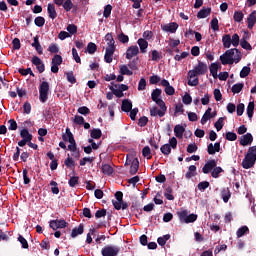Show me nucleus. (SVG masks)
<instances>
[{"mask_svg": "<svg viewBox=\"0 0 256 256\" xmlns=\"http://www.w3.org/2000/svg\"><path fill=\"white\" fill-rule=\"evenodd\" d=\"M208 71L207 64L198 61V65L190 70L187 74L189 87H197L199 85V75H205Z\"/></svg>", "mask_w": 256, "mask_h": 256, "instance_id": "f257e3e1", "label": "nucleus"}, {"mask_svg": "<svg viewBox=\"0 0 256 256\" xmlns=\"http://www.w3.org/2000/svg\"><path fill=\"white\" fill-rule=\"evenodd\" d=\"M242 57L243 55L241 54V51H239V49L232 48L226 50L225 53L220 56V61L222 65H233V63H239Z\"/></svg>", "mask_w": 256, "mask_h": 256, "instance_id": "f03ea898", "label": "nucleus"}, {"mask_svg": "<svg viewBox=\"0 0 256 256\" xmlns=\"http://www.w3.org/2000/svg\"><path fill=\"white\" fill-rule=\"evenodd\" d=\"M256 163V146H252L248 149L244 159L242 160L243 169H253Z\"/></svg>", "mask_w": 256, "mask_h": 256, "instance_id": "7ed1b4c3", "label": "nucleus"}, {"mask_svg": "<svg viewBox=\"0 0 256 256\" xmlns=\"http://www.w3.org/2000/svg\"><path fill=\"white\" fill-rule=\"evenodd\" d=\"M125 165H130V175H137V172L139 171V158L132 154H127Z\"/></svg>", "mask_w": 256, "mask_h": 256, "instance_id": "20e7f679", "label": "nucleus"}, {"mask_svg": "<svg viewBox=\"0 0 256 256\" xmlns=\"http://www.w3.org/2000/svg\"><path fill=\"white\" fill-rule=\"evenodd\" d=\"M49 82L43 81L39 86V99L41 103H47L49 99Z\"/></svg>", "mask_w": 256, "mask_h": 256, "instance_id": "39448f33", "label": "nucleus"}, {"mask_svg": "<svg viewBox=\"0 0 256 256\" xmlns=\"http://www.w3.org/2000/svg\"><path fill=\"white\" fill-rule=\"evenodd\" d=\"M160 107V110L159 108ZM157 106H154L150 108V115L151 117H165V114L167 113V105L166 104H158Z\"/></svg>", "mask_w": 256, "mask_h": 256, "instance_id": "423d86ee", "label": "nucleus"}, {"mask_svg": "<svg viewBox=\"0 0 256 256\" xmlns=\"http://www.w3.org/2000/svg\"><path fill=\"white\" fill-rule=\"evenodd\" d=\"M119 251H121V249L118 246L107 245L102 248L101 253L102 256H117L119 255Z\"/></svg>", "mask_w": 256, "mask_h": 256, "instance_id": "0eeeda50", "label": "nucleus"}, {"mask_svg": "<svg viewBox=\"0 0 256 256\" xmlns=\"http://www.w3.org/2000/svg\"><path fill=\"white\" fill-rule=\"evenodd\" d=\"M161 93H163V91L159 88L154 89L151 93V99L154 101V103H156V105L165 104V101L161 99Z\"/></svg>", "mask_w": 256, "mask_h": 256, "instance_id": "6e6552de", "label": "nucleus"}, {"mask_svg": "<svg viewBox=\"0 0 256 256\" xmlns=\"http://www.w3.org/2000/svg\"><path fill=\"white\" fill-rule=\"evenodd\" d=\"M161 29L165 33H177V29H179V24H177V22H170L168 24L161 25Z\"/></svg>", "mask_w": 256, "mask_h": 256, "instance_id": "1a4fd4ad", "label": "nucleus"}, {"mask_svg": "<svg viewBox=\"0 0 256 256\" xmlns=\"http://www.w3.org/2000/svg\"><path fill=\"white\" fill-rule=\"evenodd\" d=\"M32 65H35L38 73H43L45 71V64L43 63V60L39 58L38 56L32 57Z\"/></svg>", "mask_w": 256, "mask_h": 256, "instance_id": "9d476101", "label": "nucleus"}, {"mask_svg": "<svg viewBox=\"0 0 256 256\" xmlns=\"http://www.w3.org/2000/svg\"><path fill=\"white\" fill-rule=\"evenodd\" d=\"M68 151L72 152V157H74V159H80L81 157V151L79 150V148H77V142H70V144L68 145Z\"/></svg>", "mask_w": 256, "mask_h": 256, "instance_id": "9b49d317", "label": "nucleus"}, {"mask_svg": "<svg viewBox=\"0 0 256 256\" xmlns=\"http://www.w3.org/2000/svg\"><path fill=\"white\" fill-rule=\"evenodd\" d=\"M115 200H112V204L114 205V208L116 211H121V203H123V192L117 191L115 193Z\"/></svg>", "mask_w": 256, "mask_h": 256, "instance_id": "f8f14e48", "label": "nucleus"}, {"mask_svg": "<svg viewBox=\"0 0 256 256\" xmlns=\"http://www.w3.org/2000/svg\"><path fill=\"white\" fill-rule=\"evenodd\" d=\"M253 143V135L251 133H246L240 137L239 144L242 147H247V145H251Z\"/></svg>", "mask_w": 256, "mask_h": 256, "instance_id": "ddd939ff", "label": "nucleus"}, {"mask_svg": "<svg viewBox=\"0 0 256 256\" xmlns=\"http://www.w3.org/2000/svg\"><path fill=\"white\" fill-rule=\"evenodd\" d=\"M214 167H217V160H209L202 168V172L204 175H208V173H211L213 171Z\"/></svg>", "mask_w": 256, "mask_h": 256, "instance_id": "4468645a", "label": "nucleus"}, {"mask_svg": "<svg viewBox=\"0 0 256 256\" xmlns=\"http://www.w3.org/2000/svg\"><path fill=\"white\" fill-rule=\"evenodd\" d=\"M139 55V46L134 45L128 47L126 51V59L131 60L132 57H137Z\"/></svg>", "mask_w": 256, "mask_h": 256, "instance_id": "2eb2a0df", "label": "nucleus"}, {"mask_svg": "<svg viewBox=\"0 0 256 256\" xmlns=\"http://www.w3.org/2000/svg\"><path fill=\"white\" fill-rule=\"evenodd\" d=\"M162 87H165V93L166 95H175V88L171 86L169 83V80L163 79L161 81Z\"/></svg>", "mask_w": 256, "mask_h": 256, "instance_id": "dca6fc26", "label": "nucleus"}, {"mask_svg": "<svg viewBox=\"0 0 256 256\" xmlns=\"http://www.w3.org/2000/svg\"><path fill=\"white\" fill-rule=\"evenodd\" d=\"M209 155H215V153H219L221 151V142H216L214 145L210 143L207 148Z\"/></svg>", "mask_w": 256, "mask_h": 256, "instance_id": "f3484780", "label": "nucleus"}, {"mask_svg": "<svg viewBox=\"0 0 256 256\" xmlns=\"http://www.w3.org/2000/svg\"><path fill=\"white\" fill-rule=\"evenodd\" d=\"M220 197L225 203H229L231 199V190L229 188H222L220 192Z\"/></svg>", "mask_w": 256, "mask_h": 256, "instance_id": "a211bd4d", "label": "nucleus"}, {"mask_svg": "<svg viewBox=\"0 0 256 256\" xmlns=\"http://www.w3.org/2000/svg\"><path fill=\"white\" fill-rule=\"evenodd\" d=\"M113 55H115V48H106L104 60L106 63H113Z\"/></svg>", "mask_w": 256, "mask_h": 256, "instance_id": "6ab92c4d", "label": "nucleus"}, {"mask_svg": "<svg viewBox=\"0 0 256 256\" xmlns=\"http://www.w3.org/2000/svg\"><path fill=\"white\" fill-rule=\"evenodd\" d=\"M33 39L34 42L31 44V46L36 49L38 55H43V46H41V43L39 42V35H36Z\"/></svg>", "mask_w": 256, "mask_h": 256, "instance_id": "aec40b11", "label": "nucleus"}, {"mask_svg": "<svg viewBox=\"0 0 256 256\" xmlns=\"http://www.w3.org/2000/svg\"><path fill=\"white\" fill-rule=\"evenodd\" d=\"M133 109V102L129 99H124L122 101L121 110L124 111V113H129Z\"/></svg>", "mask_w": 256, "mask_h": 256, "instance_id": "412c9836", "label": "nucleus"}, {"mask_svg": "<svg viewBox=\"0 0 256 256\" xmlns=\"http://www.w3.org/2000/svg\"><path fill=\"white\" fill-rule=\"evenodd\" d=\"M62 139L65 143H73L75 142V137L73 136V133L71 132V129L66 128V134L62 135Z\"/></svg>", "mask_w": 256, "mask_h": 256, "instance_id": "4be33fe9", "label": "nucleus"}, {"mask_svg": "<svg viewBox=\"0 0 256 256\" xmlns=\"http://www.w3.org/2000/svg\"><path fill=\"white\" fill-rule=\"evenodd\" d=\"M137 44L140 47V53H142V54L147 53V47H149V42H147L143 38H140L137 40Z\"/></svg>", "mask_w": 256, "mask_h": 256, "instance_id": "5701e85b", "label": "nucleus"}, {"mask_svg": "<svg viewBox=\"0 0 256 256\" xmlns=\"http://www.w3.org/2000/svg\"><path fill=\"white\" fill-rule=\"evenodd\" d=\"M240 45L242 49H245L246 51H253V47L249 42H247V33L241 38Z\"/></svg>", "mask_w": 256, "mask_h": 256, "instance_id": "b1692460", "label": "nucleus"}, {"mask_svg": "<svg viewBox=\"0 0 256 256\" xmlns=\"http://www.w3.org/2000/svg\"><path fill=\"white\" fill-rule=\"evenodd\" d=\"M247 23H248V29H253V27H255V23H256V11H252L248 18H247Z\"/></svg>", "mask_w": 256, "mask_h": 256, "instance_id": "393cba45", "label": "nucleus"}, {"mask_svg": "<svg viewBox=\"0 0 256 256\" xmlns=\"http://www.w3.org/2000/svg\"><path fill=\"white\" fill-rule=\"evenodd\" d=\"M20 137L30 143V141H33V134L29 133V130L27 128H24L20 131Z\"/></svg>", "mask_w": 256, "mask_h": 256, "instance_id": "a878e982", "label": "nucleus"}, {"mask_svg": "<svg viewBox=\"0 0 256 256\" xmlns=\"http://www.w3.org/2000/svg\"><path fill=\"white\" fill-rule=\"evenodd\" d=\"M211 15V8H205L203 7L198 13L197 18L198 19H206V17H209Z\"/></svg>", "mask_w": 256, "mask_h": 256, "instance_id": "bb28decb", "label": "nucleus"}, {"mask_svg": "<svg viewBox=\"0 0 256 256\" xmlns=\"http://www.w3.org/2000/svg\"><path fill=\"white\" fill-rule=\"evenodd\" d=\"M105 41L107 42V48L110 49H116L115 48V39H113V34L112 33H107L105 35Z\"/></svg>", "mask_w": 256, "mask_h": 256, "instance_id": "cd10ccee", "label": "nucleus"}, {"mask_svg": "<svg viewBox=\"0 0 256 256\" xmlns=\"http://www.w3.org/2000/svg\"><path fill=\"white\" fill-rule=\"evenodd\" d=\"M174 133H175V137H177L178 139H183V133H185V127L179 124L176 125L174 127Z\"/></svg>", "mask_w": 256, "mask_h": 256, "instance_id": "c85d7f7f", "label": "nucleus"}, {"mask_svg": "<svg viewBox=\"0 0 256 256\" xmlns=\"http://www.w3.org/2000/svg\"><path fill=\"white\" fill-rule=\"evenodd\" d=\"M101 171L104 175H108V177L114 173L113 167L109 164H102Z\"/></svg>", "mask_w": 256, "mask_h": 256, "instance_id": "c756f323", "label": "nucleus"}, {"mask_svg": "<svg viewBox=\"0 0 256 256\" xmlns=\"http://www.w3.org/2000/svg\"><path fill=\"white\" fill-rule=\"evenodd\" d=\"M84 226L83 224H79L78 227H75L71 232L72 239H75L78 235H83Z\"/></svg>", "mask_w": 256, "mask_h": 256, "instance_id": "7c9ffc66", "label": "nucleus"}, {"mask_svg": "<svg viewBox=\"0 0 256 256\" xmlns=\"http://www.w3.org/2000/svg\"><path fill=\"white\" fill-rule=\"evenodd\" d=\"M222 43H223V47L225 49H229L231 47L232 44V40H231V35L230 34H225L222 37Z\"/></svg>", "mask_w": 256, "mask_h": 256, "instance_id": "2f4dec72", "label": "nucleus"}, {"mask_svg": "<svg viewBox=\"0 0 256 256\" xmlns=\"http://www.w3.org/2000/svg\"><path fill=\"white\" fill-rule=\"evenodd\" d=\"M109 89H110V91H112V93H113V95H115V97H118V99H121V97H124V95H125L119 88H115V85L113 84V82H111Z\"/></svg>", "mask_w": 256, "mask_h": 256, "instance_id": "473e14b6", "label": "nucleus"}, {"mask_svg": "<svg viewBox=\"0 0 256 256\" xmlns=\"http://www.w3.org/2000/svg\"><path fill=\"white\" fill-rule=\"evenodd\" d=\"M47 11L50 19H57V10H55V5L48 4Z\"/></svg>", "mask_w": 256, "mask_h": 256, "instance_id": "72a5a7b5", "label": "nucleus"}, {"mask_svg": "<svg viewBox=\"0 0 256 256\" xmlns=\"http://www.w3.org/2000/svg\"><path fill=\"white\" fill-rule=\"evenodd\" d=\"M195 175H197V166H189L188 172L185 174L186 179H191V177H195Z\"/></svg>", "mask_w": 256, "mask_h": 256, "instance_id": "f704fd0d", "label": "nucleus"}, {"mask_svg": "<svg viewBox=\"0 0 256 256\" xmlns=\"http://www.w3.org/2000/svg\"><path fill=\"white\" fill-rule=\"evenodd\" d=\"M211 111H213V109H211V107H209L205 111L204 115L201 118V124L202 125H205V123H207L209 121V119H211Z\"/></svg>", "mask_w": 256, "mask_h": 256, "instance_id": "c9c22d12", "label": "nucleus"}, {"mask_svg": "<svg viewBox=\"0 0 256 256\" xmlns=\"http://www.w3.org/2000/svg\"><path fill=\"white\" fill-rule=\"evenodd\" d=\"M209 69H210V73H211L212 77H213L214 79H217V77H218L217 71H219V64H217V63H212V64L210 65Z\"/></svg>", "mask_w": 256, "mask_h": 256, "instance_id": "e433bc0d", "label": "nucleus"}, {"mask_svg": "<svg viewBox=\"0 0 256 256\" xmlns=\"http://www.w3.org/2000/svg\"><path fill=\"white\" fill-rule=\"evenodd\" d=\"M223 168H221V166H216L214 167V169L211 172V177H213V179H219V175H221V173H223Z\"/></svg>", "mask_w": 256, "mask_h": 256, "instance_id": "4c0bfd02", "label": "nucleus"}, {"mask_svg": "<svg viewBox=\"0 0 256 256\" xmlns=\"http://www.w3.org/2000/svg\"><path fill=\"white\" fill-rule=\"evenodd\" d=\"M101 135H103V132H101V129L94 128L90 132V136L92 139H101Z\"/></svg>", "mask_w": 256, "mask_h": 256, "instance_id": "58836bf2", "label": "nucleus"}, {"mask_svg": "<svg viewBox=\"0 0 256 256\" xmlns=\"http://www.w3.org/2000/svg\"><path fill=\"white\" fill-rule=\"evenodd\" d=\"M247 234H249V227L247 226L240 227L236 232V235L238 238H241L243 237V235H247Z\"/></svg>", "mask_w": 256, "mask_h": 256, "instance_id": "ea45409f", "label": "nucleus"}, {"mask_svg": "<svg viewBox=\"0 0 256 256\" xmlns=\"http://www.w3.org/2000/svg\"><path fill=\"white\" fill-rule=\"evenodd\" d=\"M245 87V84L243 83H237L234 84L231 88L232 93L237 94V93H241V91H243V88Z\"/></svg>", "mask_w": 256, "mask_h": 256, "instance_id": "a19ab883", "label": "nucleus"}, {"mask_svg": "<svg viewBox=\"0 0 256 256\" xmlns=\"http://www.w3.org/2000/svg\"><path fill=\"white\" fill-rule=\"evenodd\" d=\"M62 7L67 13H69V11H71V9H73V7H75V5L73 4V2L71 0H64Z\"/></svg>", "mask_w": 256, "mask_h": 256, "instance_id": "79ce46f5", "label": "nucleus"}, {"mask_svg": "<svg viewBox=\"0 0 256 256\" xmlns=\"http://www.w3.org/2000/svg\"><path fill=\"white\" fill-rule=\"evenodd\" d=\"M64 165L68 168V169H72V167H75V160H73V157H71L68 154V157L65 159L64 161Z\"/></svg>", "mask_w": 256, "mask_h": 256, "instance_id": "37998d69", "label": "nucleus"}, {"mask_svg": "<svg viewBox=\"0 0 256 256\" xmlns=\"http://www.w3.org/2000/svg\"><path fill=\"white\" fill-rule=\"evenodd\" d=\"M244 17H245V14H243V12H241V11L234 12L233 19L236 23H241V21H243Z\"/></svg>", "mask_w": 256, "mask_h": 256, "instance_id": "c03bdc74", "label": "nucleus"}, {"mask_svg": "<svg viewBox=\"0 0 256 256\" xmlns=\"http://www.w3.org/2000/svg\"><path fill=\"white\" fill-rule=\"evenodd\" d=\"M177 215L180 219V223H185V221L187 220V216L189 215V212L187 210H181L177 212Z\"/></svg>", "mask_w": 256, "mask_h": 256, "instance_id": "a18cd8bd", "label": "nucleus"}, {"mask_svg": "<svg viewBox=\"0 0 256 256\" xmlns=\"http://www.w3.org/2000/svg\"><path fill=\"white\" fill-rule=\"evenodd\" d=\"M254 111H255V102H249V104L247 106V115H248L249 119L253 118Z\"/></svg>", "mask_w": 256, "mask_h": 256, "instance_id": "49530a36", "label": "nucleus"}, {"mask_svg": "<svg viewBox=\"0 0 256 256\" xmlns=\"http://www.w3.org/2000/svg\"><path fill=\"white\" fill-rule=\"evenodd\" d=\"M111 11H113V6H111V4L106 5L104 7L103 17L109 19V17H111Z\"/></svg>", "mask_w": 256, "mask_h": 256, "instance_id": "de8ad7c7", "label": "nucleus"}, {"mask_svg": "<svg viewBox=\"0 0 256 256\" xmlns=\"http://www.w3.org/2000/svg\"><path fill=\"white\" fill-rule=\"evenodd\" d=\"M96 51H97V44L93 42L88 43L87 52L89 53V55H93Z\"/></svg>", "mask_w": 256, "mask_h": 256, "instance_id": "09e8293b", "label": "nucleus"}, {"mask_svg": "<svg viewBox=\"0 0 256 256\" xmlns=\"http://www.w3.org/2000/svg\"><path fill=\"white\" fill-rule=\"evenodd\" d=\"M225 118L220 117L214 124V127L216 129V131H221V129H223V126L225 125L224 122Z\"/></svg>", "mask_w": 256, "mask_h": 256, "instance_id": "8fccbe9b", "label": "nucleus"}, {"mask_svg": "<svg viewBox=\"0 0 256 256\" xmlns=\"http://www.w3.org/2000/svg\"><path fill=\"white\" fill-rule=\"evenodd\" d=\"M18 241L21 243L22 249H29V242H27V239L23 235L19 234Z\"/></svg>", "mask_w": 256, "mask_h": 256, "instance_id": "3c124183", "label": "nucleus"}, {"mask_svg": "<svg viewBox=\"0 0 256 256\" xmlns=\"http://www.w3.org/2000/svg\"><path fill=\"white\" fill-rule=\"evenodd\" d=\"M66 77H67L68 83H71L72 85H75V83H77V78H75L73 71L67 72Z\"/></svg>", "mask_w": 256, "mask_h": 256, "instance_id": "603ef678", "label": "nucleus"}, {"mask_svg": "<svg viewBox=\"0 0 256 256\" xmlns=\"http://www.w3.org/2000/svg\"><path fill=\"white\" fill-rule=\"evenodd\" d=\"M151 59L152 61H160V59H163V55L157 50H152Z\"/></svg>", "mask_w": 256, "mask_h": 256, "instance_id": "864d4df0", "label": "nucleus"}, {"mask_svg": "<svg viewBox=\"0 0 256 256\" xmlns=\"http://www.w3.org/2000/svg\"><path fill=\"white\" fill-rule=\"evenodd\" d=\"M249 73H251V68L248 66H244L240 71L241 79H245V77H248Z\"/></svg>", "mask_w": 256, "mask_h": 256, "instance_id": "5fc2aeb1", "label": "nucleus"}, {"mask_svg": "<svg viewBox=\"0 0 256 256\" xmlns=\"http://www.w3.org/2000/svg\"><path fill=\"white\" fill-rule=\"evenodd\" d=\"M161 153H163V155H170L171 154V145L169 144H164L161 146L160 148Z\"/></svg>", "mask_w": 256, "mask_h": 256, "instance_id": "6e6d98bb", "label": "nucleus"}, {"mask_svg": "<svg viewBox=\"0 0 256 256\" xmlns=\"http://www.w3.org/2000/svg\"><path fill=\"white\" fill-rule=\"evenodd\" d=\"M120 73L121 75H133V71L129 70V67H127V65H122L120 67Z\"/></svg>", "mask_w": 256, "mask_h": 256, "instance_id": "4d7b16f0", "label": "nucleus"}, {"mask_svg": "<svg viewBox=\"0 0 256 256\" xmlns=\"http://www.w3.org/2000/svg\"><path fill=\"white\" fill-rule=\"evenodd\" d=\"M231 41H232L233 47H239V43L241 42V40L239 38V34H237V33L233 34Z\"/></svg>", "mask_w": 256, "mask_h": 256, "instance_id": "13d9d810", "label": "nucleus"}, {"mask_svg": "<svg viewBox=\"0 0 256 256\" xmlns=\"http://www.w3.org/2000/svg\"><path fill=\"white\" fill-rule=\"evenodd\" d=\"M68 184L70 187H75V186L79 185V177L78 176L70 177Z\"/></svg>", "mask_w": 256, "mask_h": 256, "instance_id": "bf43d9fd", "label": "nucleus"}, {"mask_svg": "<svg viewBox=\"0 0 256 256\" xmlns=\"http://www.w3.org/2000/svg\"><path fill=\"white\" fill-rule=\"evenodd\" d=\"M211 29L214 31H219V20L217 19V17H214L211 22Z\"/></svg>", "mask_w": 256, "mask_h": 256, "instance_id": "052dcab7", "label": "nucleus"}, {"mask_svg": "<svg viewBox=\"0 0 256 256\" xmlns=\"http://www.w3.org/2000/svg\"><path fill=\"white\" fill-rule=\"evenodd\" d=\"M61 63H63V57H61V55H54V57L52 58V65H61Z\"/></svg>", "mask_w": 256, "mask_h": 256, "instance_id": "680f3d73", "label": "nucleus"}, {"mask_svg": "<svg viewBox=\"0 0 256 256\" xmlns=\"http://www.w3.org/2000/svg\"><path fill=\"white\" fill-rule=\"evenodd\" d=\"M8 129L9 131H17V121L15 119L8 120Z\"/></svg>", "mask_w": 256, "mask_h": 256, "instance_id": "e2e57ef3", "label": "nucleus"}, {"mask_svg": "<svg viewBox=\"0 0 256 256\" xmlns=\"http://www.w3.org/2000/svg\"><path fill=\"white\" fill-rule=\"evenodd\" d=\"M36 27H43L45 25V19L42 16H38L34 19Z\"/></svg>", "mask_w": 256, "mask_h": 256, "instance_id": "0e129e2a", "label": "nucleus"}, {"mask_svg": "<svg viewBox=\"0 0 256 256\" xmlns=\"http://www.w3.org/2000/svg\"><path fill=\"white\" fill-rule=\"evenodd\" d=\"M50 185H51V191H52V193L54 194V195H59V186H58V184H57V182L56 181H51L50 182Z\"/></svg>", "mask_w": 256, "mask_h": 256, "instance_id": "69168bd1", "label": "nucleus"}, {"mask_svg": "<svg viewBox=\"0 0 256 256\" xmlns=\"http://www.w3.org/2000/svg\"><path fill=\"white\" fill-rule=\"evenodd\" d=\"M118 41H120V43H129V36L125 35V33L121 32L118 35Z\"/></svg>", "mask_w": 256, "mask_h": 256, "instance_id": "338daca9", "label": "nucleus"}, {"mask_svg": "<svg viewBox=\"0 0 256 256\" xmlns=\"http://www.w3.org/2000/svg\"><path fill=\"white\" fill-rule=\"evenodd\" d=\"M226 139L227 141H237V134H235L234 132H227Z\"/></svg>", "mask_w": 256, "mask_h": 256, "instance_id": "774afa93", "label": "nucleus"}]
</instances>
